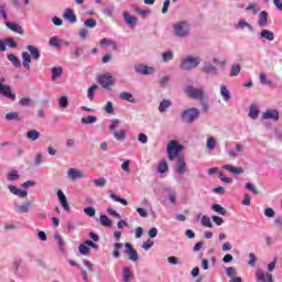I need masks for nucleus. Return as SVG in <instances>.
Segmentation results:
<instances>
[{
    "label": "nucleus",
    "mask_w": 282,
    "mask_h": 282,
    "mask_svg": "<svg viewBox=\"0 0 282 282\" xmlns=\"http://www.w3.org/2000/svg\"><path fill=\"white\" fill-rule=\"evenodd\" d=\"M63 18L65 21H69L72 24L76 23V14H74V11L69 8L65 9Z\"/></svg>",
    "instance_id": "5701e85b"
},
{
    "label": "nucleus",
    "mask_w": 282,
    "mask_h": 282,
    "mask_svg": "<svg viewBox=\"0 0 282 282\" xmlns=\"http://www.w3.org/2000/svg\"><path fill=\"white\" fill-rule=\"evenodd\" d=\"M202 63V57L195 55H186L181 59L180 69L182 72H192V69H197Z\"/></svg>",
    "instance_id": "f03ea898"
},
{
    "label": "nucleus",
    "mask_w": 282,
    "mask_h": 282,
    "mask_svg": "<svg viewBox=\"0 0 282 282\" xmlns=\"http://www.w3.org/2000/svg\"><path fill=\"white\" fill-rule=\"evenodd\" d=\"M31 206H32L31 202H24V203L15 206V213H20L21 215H25V213H30Z\"/></svg>",
    "instance_id": "6ab92c4d"
},
{
    "label": "nucleus",
    "mask_w": 282,
    "mask_h": 282,
    "mask_svg": "<svg viewBox=\"0 0 282 282\" xmlns=\"http://www.w3.org/2000/svg\"><path fill=\"white\" fill-rule=\"evenodd\" d=\"M122 17L127 25H132V26L138 25V18L129 14V12L123 11Z\"/></svg>",
    "instance_id": "412c9836"
},
{
    "label": "nucleus",
    "mask_w": 282,
    "mask_h": 282,
    "mask_svg": "<svg viewBox=\"0 0 282 282\" xmlns=\"http://www.w3.org/2000/svg\"><path fill=\"white\" fill-rule=\"evenodd\" d=\"M97 24L98 22H96L95 19H87L86 21H84L85 28L94 29Z\"/></svg>",
    "instance_id": "0e129e2a"
},
{
    "label": "nucleus",
    "mask_w": 282,
    "mask_h": 282,
    "mask_svg": "<svg viewBox=\"0 0 282 282\" xmlns=\"http://www.w3.org/2000/svg\"><path fill=\"white\" fill-rule=\"evenodd\" d=\"M4 25H7V28L11 30V32H14L15 34H23V28H21V25H19L18 23L4 22Z\"/></svg>",
    "instance_id": "4be33fe9"
},
{
    "label": "nucleus",
    "mask_w": 282,
    "mask_h": 282,
    "mask_svg": "<svg viewBox=\"0 0 282 282\" xmlns=\"http://www.w3.org/2000/svg\"><path fill=\"white\" fill-rule=\"evenodd\" d=\"M124 246H126L124 253L128 254V259L130 261H138L139 259L138 251L133 249V246L129 242H127Z\"/></svg>",
    "instance_id": "ddd939ff"
},
{
    "label": "nucleus",
    "mask_w": 282,
    "mask_h": 282,
    "mask_svg": "<svg viewBox=\"0 0 282 282\" xmlns=\"http://www.w3.org/2000/svg\"><path fill=\"white\" fill-rule=\"evenodd\" d=\"M105 111L106 113H113V102L107 101Z\"/></svg>",
    "instance_id": "774afa93"
},
{
    "label": "nucleus",
    "mask_w": 282,
    "mask_h": 282,
    "mask_svg": "<svg viewBox=\"0 0 282 282\" xmlns=\"http://www.w3.org/2000/svg\"><path fill=\"white\" fill-rule=\"evenodd\" d=\"M4 45L6 47L15 48L18 46L17 42L12 37L4 39Z\"/></svg>",
    "instance_id": "680f3d73"
},
{
    "label": "nucleus",
    "mask_w": 282,
    "mask_h": 282,
    "mask_svg": "<svg viewBox=\"0 0 282 282\" xmlns=\"http://www.w3.org/2000/svg\"><path fill=\"white\" fill-rule=\"evenodd\" d=\"M39 138H41V132H39V130L32 129L26 132V139L31 140V142H36Z\"/></svg>",
    "instance_id": "cd10ccee"
},
{
    "label": "nucleus",
    "mask_w": 282,
    "mask_h": 282,
    "mask_svg": "<svg viewBox=\"0 0 282 282\" xmlns=\"http://www.w3.org/2000/svg\"><path fill=\"white\" fill-rule=\"evenodd\" d=\"M223 169L225 171H229V173H232L234 175H243V170L241 167H237L235 165H224Z\"/></svg>",
    "instance_id": "b1692460"
},
{
    "label": "nucleus",
    "mask_w": 282,
    "mask_h": 282,
    "mask_svg": "<svg viewBox=\"0 0 282 282\" xmlns=\"http://www.w3.org/2000/svg\"><path fill=\"white\" fill-rule=\"evenodd\" d=\"M69 105V99H67V96H62L59 99H58V106L62 108V109H67Z\"/></svg>",
    "instance_id": "864d4df0"
},
{
    "label": "nucleus",
    "mask_w": 282,
    "mask_h": 282,
    "mask_svg": "<svg viewBox=\"0 0 282 282\" xmlns=\"http://www.w3.org/2000/svg\"><path fill=\"white\" fill-rule=\"evenodd\" d=\"M98 83L104 87V89L111 91V87H113V76L110 74L101 75L98 77Z\"/></svg>",
    "instance_id": "6e6552de"
},
{
    "label": "nucleus",
    "mask_w": 282,
    "mask_h": 282,
    "mask_svg": "<svg viewBox=\"0 0 282 282\" xmlns=\"http://www.w3.org/2000/svg\"><path fill=\"white\" fill-rule=\"evenodd\" d=\"M57 199L64 208L66 213H69L72 210V207H69V203H67V196H65V193H63V189H57Z\"/></svg>",
    "instance_id": "f8f14e48"
},
{
    "label": "nucleus",
    "mask_w": 282,
    "mask_h": 282,
    "mask_svg": "<svg viewBox=\"0 0 282 282\" xmlns=\"http://www.w3.org/2000/svg\"><path fill=\"white\" fill-rule=\"evenodd\" d=\"M134 72L141 76H153V74H155V67L139 64L134 67Z\"/></svg>",
    "instance_id": "1a4fd4ad"
},
{
    "label": "nucleus",
    "mask_w": 282,
    "mask_h": 282,
    "mask_svg": "<svg viewBox=\"0 0 282 282\" xmlns=\"http://www.w3.org/2000/svg\"><path fill=\"white\" fill-rule=\"evenodd\" d=\"M95 122H98V118L94 116H87L82 118V124H95Z\"/></svg>",
    "instance_id": "ea45409f"
},
{
    "label": "nucleus",
    "mask_w": 282,
    "mask_h": 282,
    "mask_svg": "<svg viewBox=\"0 0 282 282\" xmlns=\"http://www.w3.org/2000/svg\"><path fill=\"white\" fill-rule=\"evenodd\" d=\"M110 198L113 199V202H118L119 204H122V206H129V202H127V199L111 193L110 194Z\"/></svg>",
    "instance_id": "49530a36"
},
{
    "label": "nucleus",
    "mask_w": 282,
    "mask_h": 282,
    "mask_svg": "<svg viewBox=\"0 0 282 282\" xmlns=\"http://www.w3.org/2000/svg\"><path fill=\"white\" fill-rule=\"evenodd\" d=\"M113 12H116V7L113 4L106 6L104 10V15L105 17H113Z\"/></svg>",
    "instance_id": "c03bdc74"
},
{
    "label": "nucleus",
    "mask_w": 282,
    "mask_h": 282,
    "mask_svg": "<svg viewBox=\"0 0 282 282\" xmlns=\"http://www.w3.org/2000/svg\"><path fill=\"white\" fill-rule=\"evenodd\" d=\"M113 138L117 140V142H122L127 138V130L121 129V130H115L113 131Z\"/></svg>",
    "instance_id": "7c9ffc66"
},
{
    "label": "nucleus",
    "mask_w": 282,
    "mask_h": 282,
    "mask_svg": "<svg viewBox=\"0 0 282 282\" xmlns=\"http://www.w3.org/2000/svg\"><path fill=\"white\" fill-rule=\"evenodd\" d=\"M99 221H100L101 226H105L106 228H111V219H109V217H107V215H101L99 217Z\"/></svg>",
    "instance_id": "a18cd8bd"
},
{
    "label": "nucleus",
    "mask_w": 282,
    "mask_h": 282,
    "mask_svg": "<svg viewBox=\"0 0 282 282\" xmlns=\"http://www.w3.org/2000/svg\"><path fill=\"white\" fill-rule=\"evenodd\" d=\"M226 274L229 276V279H232V278L237 276V270H235V268H232V267H228L226 269Z\"/></svg>",
    "instance_id": "69168bd1"
},
{
    "label": "nucleus",
    "mask_w": 282,
    "mask_h": 282,
    "mask_svg": "<svg viewBox=\"0 0 282 282\" xmlns=\"http://www.w3.org/2000/svg\"><path fill=\"white\" fill-rule=\"evenodd\" d=\"M260 40L265 39L267 41H274V33L270 30L263 29L259 35Z\"/></svg>",
    "instance_id": "a878e982"
},
{
    "label": "nucleus",
    "mask_w": 282,
    "mask_h": 282,
    "mask_svg": "<svg viewBox=\"0 0 282 282\" xmlns=\"http://www.w3.org/2000/svg\"><path fill=\"white\" fill-rule=\"evenodd\" d=\"M79 254H83L84 257H89L91 254V249L87 247L85 243L79 245Z\"/></svg>",
    "instance_id": "a19ab883"
},
{
    "label": "nucleus",
    "mask_w": 282,
    "mask_h": 282,
    "mask_svg": "<svg viewBox=\"0 0 282 282\" xmlns=\"http://www.w3.org/2000/svg\"><path fill=\"white\" fill-rule=\"evenodd\" d=\"M200 113L202 111L198 108H188L181 112V120L184 124H193Z\"/></svg>",
    "instance_id": "7ed1b4c3"
},
{
    "label": "nucleus",
    "mask_w": 282,
    "mask_h": 282,
    "mask_svg": "<svg viewBox=\"0 0 282 282\" xmlns=\"http://www.w3.org/2000/svg\"><path fill=\"white\" fill-rule=\"evenodd\" d=\"M216 148H217V139H215V137L207 138L206 149H208V151H215Z\"/></svg>",
    "instance_id": "f704fd0d"
},
{
    "label": "nucleus",
    "mask_w": 282,
    "mask_h": 282,
    "mask_svg": "<svg viewBox=\"0 0 282 282\" xmlns=\"http://www.w3.org/2000/svg\"><path fill=\"white\" fill-rule=\"evenodd\" d=\"M7 58L12 63L13 66L21 68V59H19L14 54H8Z\"/></svg>",
    "instance_id": "e433bc0d"
},
{
    "label": "nucleus",
    "mask_w": 282,
    "mask_h": 282,
    "mask_svg": "<svg viewBox=\"0 0 282 282\" xmlns=\"http://www.w3.org/2000/svg\"><path fill=\"white\" fill-rule=\"evenodd\" d=\"M100 45H111V47L113 50H118V43L113 40H109V39H101L100 40Z\"/></svg>",
    "instance_id": "79ce46f5"
},
{
    "label": "nucleus",
    "mask_w": 282,
    "mask_h": 282,
    "mask_svg": "<svg viewBox=\"0 0 282 282\" xmlns=\"http://www.w3.org/2000/svg\"><path fill=\"white\" fill-rule=\"evenodd\" d=\"M246 152V148L243 147V144L241 143H237L234 149H230L227 152L228 158H230L231 160H237V158L239 155H243V153Z\"/></svg>",
    "instance_id": "9d476101"
},
{
    "label": "nucleus",
    "mask_w": 282,
    "mask_h": 282,
    "mask_svg": "<svg viewBox=\"0 0 282 282\" xmlns=\"http://www.w3.org/2000/svg\"><path fill=\"white\" fill-rule=\"evenodd\" d=\"M247 12H252V14H259V12H261V8L259 7V4L251 2L249 3V6L246 8Z\"/></svg>",
    "instance_id": "c9c22d12"
},
{
    "label": "nucleus",
    "mask_w": 282,
    "mask_h": 282,
    "mask_svg": "<svg viewBox=\"0 0 282 282\" xmlns=\"http://www.w3.org/2000/svg\"><path fill=\"white\" fill-rule=\"evenodd\" d=\"M173 104L169 99H163L159 105L160 113H166Z\"/></svg>",
    "instance_id": "393cba45"
},
{
    "label": "nucleus",
    "mask_w": 282,
    "mask_h": 282,
    "mask_svg": "<svg viewBox=\"0 0 282 282\" xmlns=\"http://www.w3.org/2000/svg\"><path fill=\"white\" fill-rule=\"evenodd\" d=\"M261 85H272V80L268 78V76L264 73H261L259 75Z\"/></svg>",
    "instance_id": "e2e57ef3"
},
{
    "label": "nucleus",
    "mask_w": 282,
    "mask_h": 282,
    "mask_svg": "<svg viewBox=\"0 0 282 282\" xmlns=\"http://www.w3.org/2000/svg\"><path fill=\"white\" fill-rule=\"evenodd\" d=\"M19 177H21L19 175V172L17 170H13L8 174L7 180H8V182H17V180H19Z\"/></svg>",
    "instance_id": "09e8293b"
},
{
    "label": "nucleus",
    "mask_w": 282,
    "mask_h": 282,
    "mask_svg": "<svg viewBox=\"0 0 282 282\" xmlns=\"http://www.w3.org/2000/svg\"><path fill=\"white\" fill-rule=\"evenodd\" d=\"M120 124H122V121L120 119H112L109 126L110 131H116V129H118Z\"/></svg>",
    "instance_id": "13d9d810"
},
{
    "label": "nucleus",
    "mask_w": 282,
    "mask_h": 282,
    "mask_svg": "<svg viewBox=\"0 0 282 282\" xmlns=\"http://www.w3.org/2000/svg\"><path fill=\"white\" fill-rule=\"evenodd\" d=\"M4 120H7L8 122L15 120L17 122H21V120H23V117L19 116V112L13 111V112H9L4 116Z\"/></svg>",
    "instance_id": "c85d7f7f"
},
{
    "label": "nucleus",
    "mask_w": 282,
    "mask_h": 282,
    "mask_svg": "<svg viewBox=\"0 0 282 282\" xmlns=\"http://www.w3.org/2000/svg\"><path fill=\"white\" fill-rule=\"evenodd\" d=\"M131 276H133V272L129 268H123V281L129 282L131 281Z\"/></svg>",
    "instance_id": "4d7b16f0"
},
{
    "label": "nucleus",
    "mask_w": 282,
    "mask_h": 282,
    "mask_svg": "<svg viewBox=\"0 0 282 282\" xmlns=\"http://www.w3.org/2000/svg\"><path fill=\"white\" fill-rule=\"evenodd\" d=\"M174 56L175 53H173V51H166L162 53V61L163 63H169L170 61H173Z\"/></svg>",
    "instance_id": "58836bf2"
},
{
    "label": "nucleus",
    "mask_w": 282,
    "mask_h": 282,
    "mask_svg": "<svg viewBox=\"0 0 282 282\" xmlns=\"http://www.w3.org/2000/svg\"><path fill=\"white\" fill-rule=\"evenodd\" d=\"M7 188L12 193V195H15L17 197H21L24 199V197H28V191H23L15 185H8Z\"/></svg>",
    "instance_id": "dca6fc26"
},
{
    "label": "nucleus",
    "mask_w": 282,
    "mask_h": 282,
    "mask_svg": "<svg viewBox=\"0 0 282 282\" xmlns=\"http://www.w3.org/2000/svg\"><path fill=\"white\" fill-rule=\"evenodd\" d=\"M183 147L177 143V141H170L167 143V158L169 160L173 161L177 155H180Z\"/></svg>",
    "instance_id": "39448f33"
},
{
    "label": "nucleus",
    "mask_w": 282,
    "mask_h": 282,
    "mask_svg": "<svg viewBox=\"0 0 282 282\" xmlns=\"http://www.w3.org/2000/svg\"><path fill=\"white\" fill-rule=\"evenodd\" d=\"M62 76H63V67H62V66H58V67L54 66V67L52 68V76H51V79H52L53 82H56V80H58V78H61Z\"/></svg>",
    "instance_id": "bb28decb"
},
{
    "label": "nucleus",
    "mask_w": 282,
    "mask_h": 282,
    "mask_svg": "<svg viewBox=\"0 0 282 282\" xmlns=\"http://www.w3.org/2000/svg\"><path fill=\"white\" fill-rule=\"evenodd\" d=\"M48 44L51 47H61V40H58L56 36H52L48 41Z\"/></svg>",
    "instance_id": "052dcab7"
},
{
    "label": "nucleus",
    "mask_w": 282,
    "mask_h": 282,
    "mask_svg": "<svg viewBox=\"0 0 282 282\" xmlns=\"http://www.w3.org/2000/svg\"><path fill=\"white\" fill-rule=\"evenodd\" d=\"M84 213L88 217H94L96 215V208H94V207H86V208H84Z\"/></svg>",
    "instance_id": "338daca9"
},
{
    "label": "nucleus",
    "mask_w": 282,
    "mask_h": 282,
    "mask_svg": "<svg viewBox=\"0 0 282 282\" xmlns=\"http://www.w3.org/2000/svg\"><path fill=\"white\" fill-rule=\"evenodd\" d=\"M113 252H112V256L115 257V259H119V257H120V249L122 248V243H120V242H116L115 245H113Z\"/></svg>",
    "instance_id": "6e6d98bb"
},
{
    "label": "nucleus",
    "mask_w": 282,
    "mask_h": 282,
    "mask_svg": "<svg viewBox=\"0 0 282 282\" xmlns=\"http://www.w3.org/2000/svg\"><path fill=\"white\" fill-rule=\"evenodd\" d=\"M30 63H32V56H30V53L22 52V65L24 69H30Z\"/></svg>",
    "instance_id": "c756f323"
},
{
    "label": "nucleus",
    "mask_w": 282,
    "mask_h": 282,
    "mask_svg": "<svg viewBox=\"0 0 282 282\" xmlns=\"http://www.w3.org/2000/svg\"><path fill=\"white\" fill-rule=\"evenodd\" d=\"M19 105L22 107H32L34 105V101L30 97H23L20 99Z\"/></svg>",
    "instance_id": "37998d69"
},
{
    "label": "nucleus",
    "mask_w": 282,
    "mask_h": 282,
    "mask_svg": "<svg viewBox=\"0 0 282 282\" xmlns=\"http://www.w3.org/2000/svg\"><path fill=\"white\" fill-rule=\"evenodd\" d=\"M262 120H273L278 122L279 120V110L276 109H269L262 113Z\"/></svg>",
    "instance_id": "4468645a"
},
{
    "label": "nucleus",
    "mask_w": 282,
    "mask_h": 282,
    "mask_svg": "<svg viewBox=\"0 0 282 282\" xmlns=\"http://www.w3.org/2000/svg\"><path fill=\"white\" fill-rule=\"evenodd\" d=\"M172 34L174 39H188L191 36V22L181 20L172 24Z\"/></svg>",
    "instance_id": "f257e3e1"
},
{
    "label": "nucleus",
    "mask_w": 282,
    "mask_h": 282,
    "mask_svg": "<svg viewBox=\"0 0 282 282\" xmlns=\"http://www.w3.org/2000/svg\"><path fill=\"white\" fill-rule=\"evenodd\" d=\"M169 171V163L166 161H163L158 166V173H166Z\"/></svg>",
    "instance_id": "bf43d9fd"
},
{
    "label": "nucleus",
    "mask_w": 282,
    "mask_h": 282,
    "mask_svg": "<svg viewBox=\"0 0 282 282\" xmlns=\"http://www.w3.org/2000/svg\"><path fill=\"white\" fill-rule=\"evenodd\" d=\"M236 28L238 30H243L246 28H248V30H252V25H250V23H248L246 20H239V22L236 25Z\"/></svg>",
    "instance_id": "5fc2aeb1"
},
{
    "label": "nucleus",
    "mask_w": 282,
    "mask_h": 282,
    "mask_svg": "<svg viewBox=\"0 0 282 282\" xmlns=\"http://www.w3.org/2000/svg\"><path fill=\"white\" fill-rule=\"evenodd\" d=\"M96 89H98V85H93L87 90L88 100H94V96L96 95Z\"/></svg>",
    "instance_id": "de8ad7c7"
},
{
    "label": "nucleus",
    "mask_w": 282,
    "mask_h": 282,
    "mask_svg": "<svg viewBox=\"0 0 282 282\" xmlns=\"http://www.w3.org/2000/svg\"><path fill=\"white\" fill-rule=\"evenodd\" d=\"M0 94L9 100H17V95L12 94V88L9 85H6V78L0 79Z\"/></svg>",
    "instance_id": "0eeeda50"
},
{
    "label": "nucleus",
    "mask_w": 282,
    "mask_h": 282,
    "mask_svg": "<svg viewBox=\"0 0 282 282\" xmlns=\"http://www.w3.org/2000/svg\"><path fill=\"white\" fill-rule=\"evenodd\" d=\"M66 175L70 182H76V180H85V177H87L83 170H78L76 167L68 169Z\"/></svg>",
    "instance_id": "423d86ee"
},
{
    "label": "nucleus",
    "mask_w": 282,
    "mask_h": 282,
    "mask_svg": "<svg viewBox=\"0 0 282 282\" xmlns=\"http://www.w3.org/2000/svg\"><path fill=\"white\" fill-rule=\"evenodd\" d=\"M119 98L121 100H127V102L135 104V98L133 97V94H131L129 91L120 93Z\"/></svg>",
    "instance_id": "2f4dec72"
},
{
    "label": "nucleus",
    "mask_w": 282,
    "mask_h": 282,
    "mask_svg": "<svg viewBox=\"0 0 282 282\" xmlns=\"http://www.w3.org/2000/svg\"><path fill=\"white\" fill-rule=\"evenodd\" d=\"M174 173H177V175H186V173H188V166L186 165L184 159H177L176 164L174 166Z\"/></svg>",
    "instance_id": "9b49d317"
},
{
    "label": "nucleus",
    "mask_w": 282,
    "mask_h": 282,
    "mask_svg": "<svg viewBox=\"0 0 282 282\" xmlns=\"http://www.w3.org/2000/svg\"><path fill=\"white\" fill-rule=\"evenodd\" d=\"M220 96L224 102H230L232 100V94H230V89L226 85H220Z\"/></svg>",
    "instance_id": "f3484780"
},
{
    "label": "nucleus",
    "mask_w": 282,
    "mask_h": 282,
    "mask_svg": "<svg viewBox=\"0 0 282 282\" xmlns=\"http://www.w3.org/2000/svg\"><path fill=\"white\" fill-rule=\"evenodd\" d=\"M93 184H95L97 188H105V185L107 184V178L105 177L96 178L93 181Z\"/></svg>",
    "instance_id": "8fccbe9b"
},
{
    "label": "nucleus",
    "mask_w": 282,
    "mask_h": 282,
    "mask_svg": "<svg viewBox=\"0 0 282 282\" xmlns=\"http://www.w3.org/2000/svg\"><path fill=\"white\" fill-rule=\"evenodd\" d=\"M259 113H261V109L258 104H251L248 113L249 118H251V120H257V118H259Z\"/></svg>",
    "instance_id": "a211bd4d"
},
{
    "label": "nucleus",
    "mask_w": 282,
    "mask_h": 282,
    "mask_svg": "<svg viewBox=\"0 0 282 282\" xmlns=\"http://www.w3.org/2000/svg\"><path fill=\"white\" fill-rule=\"evenodd\" d=\"M184 93L186 94V96L193 98L194 100H208V96H206V90H204V88L185 86Z\"/></svg>",
    "instance_id": "20e7f679"
},
{
    "label": "nucleus",
    "mask_w": 282,
    "mask_h": 282,
    "mask_svg": "<svg viewBox=\"0 0 282 282\" xmlns=\"http://www.w3.org/2000/svg\"><path fill=\"white\" fill-rule=\"evenodd\" d=\"M26 48L30 52L31 56L35 58V61H39V58H41V52H39V48L36 46L28 45Z\"/></svg>",
    "instance_id": "72a5a7b5"
},
{
    "label": "nucleus",
    "mask_w": 282,
    "mask_h": 282,
    "mask_svg": "<svg viewBox=\"0 0 282 282\" xmlns=\"http://www.w3.org/2000/svg\"><path fill=\"white\" fill-rule=\"evenodd\" d=\"M268 17L269 13L268 11H261L258 15L259 20H258V25L259 28H267L268 26Z\"/></svg>",
    "instance_id": "aec40b11"
},
{
    "label": "nucleus",
    "mask_w": 282,
    "mask_h": 282,
    "mask_svg": "<svg viewBox=\"0 0 282 282\" xmlns=\"http://www.w3.org/2000/svg\"><path fill=\"white\" fill-rule=\"evenodd\" d=\"M200 224L205 228H213V221H210V218L208 216H202Z\"/></svg>",
    "instance_id": "3c124183"
},
{
    "label": "nucleus",
    "mask_w": 282,
    "mask_h": 282,
    "mask_svg": "<svg viewBox=\"0 0 282 282\" xmlns=\"http://www.w3.org/2000/svg\"><path fill=\"white\" fill-rule=\"evenodd\" d=\"M203 72H205V74H212L213 76H217V74H219V70L213 64L205 65L203 67Z\"/></svg>",
    "instance_id": "473e14b6"
},
{
    "label": "nucleus",
    "mask_w": 282,
    "mask_h": 282,
    "mask_svg": "<svg viewBox=\"0 0 282 282\" xmlns=\"http://www.w3.org/2000/svg\"><path fill=\"white\" fill-rule=\"evenodd\" d=\"M256 278L260 282H272V274L267 273L263 269H258L256 271Z\"/></svg>",
    "instance_id": "2eb2a0df"
},
{
    "label": "nucleus",
    "mask_w": 282,
    "mask_h": 282,
    "mask_svg": "<svg viewBox=\"0 0 282 282\" xmlns=\"http://www.w3.org/2000/svg\"><path fill=\"white\" fill-rule=\"evenodd\" d=\"M212 210H214L215 213H218V215H226V208H224L219 204L212 205Z\"/></svg>",
    "instance_id": "603ef678"
},
{
    "label": "nucleus",
    "mask_w": 282,
    "mask_h": 282,
    "mask_svg": "<svg viewBox=\"0 0 282 282\" xmlns=\"http://www.w3.org/2000/svg\"><path fill=\"white\" fill-rule=\"evenodd\" d=\"M239 74H241V66L239 64H234L230 68L229 76L235 78V76H239Z\"/></svg>",
    "instance_id": "4c0bfd02"
}]
</instances>
